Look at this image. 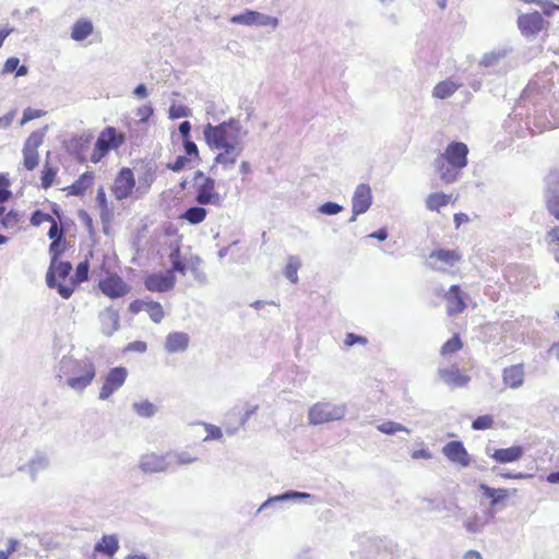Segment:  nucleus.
<instances>
[{"instance_id":"f257e3e1","label":"nucleus","mask_w":559,"mask_h":559,"mask_svg":"<svg viewBox=\"0 0 559 559\" xmlns=\"http://www.w3.org/2000/svg\"><path fill=\"white\" fill-rule=\"evenodd\" d=\"M95 367L90 359L63 356L57 367V379L71 390L82 393L95 378Z\"/></svg>"},{"instance_id":"f03ea898","label":"nucleus","mask_w":559,"mask_h":559,"mask_svg":"<svg viewBox=\"0 0 559 559\" xmlns=\"http://www.w3.org/2000/svg\"><path fill=\"white\" fill-rule=\"evenodd\" d=\"M469 150L463 142L449 143L443 153L435 159V168L440 180L450 185L459 180L462 170L467 165Z\"/></svg>"},{"instance_id":"7ed1b4c3","label":"nucleus","mask_w":559,"mask_h":559,"mask_svg":"<svg viewBox=\"0 0 559 559\" xmlns=\"http://www.w3.org/2000/svg\"><path fill=\"white\" fill-rule=\"evenodd\" d=\"M203 134L211 150L243 143L241 126L235 119H229L217 126L207 123L204 126Z\"/></svg>"},{"instance_id":"20e7f679","label":"nucleus","mask_w":559,"mask_h":559,"mask_svg":"<svg viewBox=\"0 0 559 559\" xmlns=\"http://www.w3.org/2000/svg\"><path fill=\"white\" fill-rule=\"evenodd\" d=\"M72 271V264L69 261H50V265L48 267L46 274V283L49 288H56L58 294L63 299H69L73 294V285H64L57 281L66 280Z\"/></svg>"},{"instance_id":"39448f33","label":"nucleus","mask_w":559,"mask_h":559,"mask_svg":"<svg viewBox=\"0 0 559 559\" xmlns=\"http://www.w3.org/2000/svg\"><path fill=\"white\" fill-rule=\"evenodd\" d=\"M345 416V406L332 403H316L308 413L310 425H322L329 421L341 420Z\"/></svg>"},{"instance_id":"423d86ee","label":"nucleus","mask_w":559,"mask_h":559,"mask_svg":"<svg viewBox=\"0 0 559 559\" xmlns=\"http://www.w3.org/2000/svg\"><path fill=\"white\" fill-rule=\"evenodd\" d=\"M197 183L195 200L200 204H218L221 197L215 190V180L205 176L201 170L194 175Z\"/></svg>"},{"instance_id":"0eeeda50","label":"nucleus","mask_w":559,"mask_h":559,"mask_svg":"<svg viewBox=\"0 0 559 559\" xmlns=\"http://www.w3.org/2000/svg\"><path fill=\"white\" fill-rule=\"evenodd\" d=\"M46 129L47 127L43 130L32 132L24 143L23 159L24 167L27 170H33L38 166L39 156L37 153V148L43 144Z\"/></svg>"},{"instance_id":"6e6552de","label":"nucleus","mask_w":559,"mask_h":559,"mask_svg":"<svg viewBox=\"0 0 559 559\" xmlns=\"http://www.w3.org/2000/svg\"><path fill=\"white\" fill-rule=\"evenodd\" d=\"M127 376L128 371L124 367H115L110 369L99 390L98 399L102 401L108 400L116 391H118L123 385Z\"/></svg>"},{"instance_id":"1a4fd4ad","label":"nucleus","mask_w":559,"mask_h":559,"mask_svg":"<svg viewBox=\"0 0 559 559\" xmlns=\"http://www.w3.org/2000/svg\"><path fill=\"white\" fill-rule=\"evenodd\" d=\"M546 26L547 22L538 11L520 14L518 17V27L526 37L537 35Z\"/></svg>"},{"instance_id":"9d476101","label":"nucleus","mask_w":559,"mask_h":559,"mask_svg":"<svg viewBox=\"0 0 559 559\" xmlns=\"http://www.w3.org/2000/svg\"><path fill=\"white\" fill-rule=\"evenodd\" d=\"M546 209L556 219H559V170L558 169L551 170L547 178Z\"/></svg>"},{"instance_id":"9b49d317","label":"nucleus","mask_w":559,"mask_h":559,"mask_svg":"<svg viewBox=\"0 0 559 559\" xmlns=\"http://www.w3.org/2000/svg\"><path fill=\"white\" fill-rule=\"evenodd\" d=\"M212 151H217V154L214 157V163L216 165H221L224 169H229L236 165L238 158L242 154L243 143L222 146L213 148Z\"/></svg>"},{"instance_id":"f8f14e48","label":"nucleus","mask_w":559,"mask_h":559,"mask_svg":"<svg viewBox=\"0 0 559 559\" xmlns=\"http://www.w3.org/2000/svg\"><path fill=\"white\" fill-rule=\"evenodd\" d=\"M176 277L173 272L154 273L145 277L144 285L146 289L153 293H164L175 286Z\"/></svg>"},{"instance_id":"ddd939ff","label":"nucleus","mask_w":559,"mask_h":559,"mask_svg":"<svg viewBox=\"0 0 559 559\" xmlns=\"http://www.w3.org/2000/svg\"><path fill=\"white\" fill-rule=\"evenodd\" d=\"M443 455L452 463L461 467L471 464V456L461 441H450L442 448Z\"/></svg>"},{"instance_id":"4468645a","label":"nucleus","mask_w":559,"mask_h":559,"mask_svg":"<svg viewBox=\"0 0 559 559\" xmlns=\"http://www.w3.org/2000/svg\"><path fill=\"white\" fill-rule=\"evenodd\" d=\"M372 203L371 189L366 183H360L353 195L352 200V210L353 217L352 221L356 218L357 215L362 214L368 211Z\"/></svg>"},{"instance_id":"2eb2a0df","label":"nucleus","mask_w":559,"mask_h":559,"mask_svg":"<svg viewBox=\"0 0 559 559\" xmlns=\"http://www.w3.org/2000/svg\"><path fill=\"white\" fill-rule=\"evenodd\" d=\"M134 185L135 180L132 170L129 168H122L114 182L112 193L116 199L122 200L131 193Z\"/></svg>"},{"instance_id":"dca6fc26","label":"nucleus","mask_w":559,"mask_h":559,"mask_svg":"<svg viewBox=\"0 0 559 559\" xmlns=\"http://www.w3.org/2000/svg\"><path fill=\"white\" fill-rule=\"evenodd\" d=\"M439 378L451 388H464L471 381L468 374L462 373L457 365L453 364L448 368L438 370Z\"/></svg>"},{"instance_id":"f3484780","label":"nucleus","mask_w":559,"mask_h":559,"mask_svg":"<svg viewBox=\"0 0 559 559\" xmlns=\"http://www.w3.org/2000/svg\"><path fill=\"white\" fill-rule=\"evenodd\" d=\"M99 289L110 298H118L128 293V285L116 274H111L99 281Z\"/></svg>"},{"instance_id":"a211bd4d","label":"nucleus","mask_w":559,"mask_h":559,"mask_svg":"<svg viewBox=\"0 0 559 559\" xmlns=\"http://www.w3.org/2000/svg\"><path fill=\"white\" fill-rule=\"evenodd\" d=\"M447 312L449 316L462 313L466 308L465 294L459 285L450 286L445 296Z\"/></svg>"},{"instance_id":"6ab92c4d","label":"nucleus","mask_w":559,"mask_h":559,"mask_svg":"<svg viewBox=\"0 0 559 559\" xmlns=\"http://www.w3.org/2000/svg\"><path fill=\"white\" fill-rule=\"evenodd\" d=\"M49 464L50 461L47 453L43 451H35L29 462L26 465L19 466L17 471L25 472L27 469L32 480H36L38 473L47 469Z\"/></svg>"},{"instance_id":"aec40b11","label":"nucleus","mask_w":559,"mask_h":559,"mask_svg":"<svg viewBox=\"0 0 559 559\" xmlns=\"http://www.w3.org/2000/svg\"><path fill=\"white\" fill-rule=\"evenodd\" d=\"M524 455V448L522 445H512L509 448H501L493 451L490 457L499 464H508L518 462Z\"/></svg>"},{"instance_id":"412c9836","label":"nucleus","mask_w":559,"mask_h":559,"mask_svg":"<svg viewBox=\"0 0 559 559\" xmlns=\"http://www.w3.org/2000/svg\"><path fill=\"white\" fill-rule=\"evenodd\" d=\"M457 199V195L453 197L451 193L432 192L426 198L425 205L431 212H439L442 207L454 204Z\"/></svg>"},{"instance_id":"4be33fe9","label":"nucleus","mask_w":559,"mask_h":559,"mask_svg":"<svg viewBox=\"0 0 559 559\" xmlns=\"http://www.w3.org/2000/svg\"><path fill=\"white\" fill-rule=\"evenodd\" d=\"M502 379L507 386L511 389L520 388L524 382V365L518 364L504 368Z\"/></svg>"},{"instance_id":"5701e85b","label":"nucleus","mask_w":559,"mask_h":559,"mask_svg":"<svg viewBox=\"0 0 559 559\" xmlns=\"http://www.w3.org/2000/svg\"><path fill=\"white\" fill-rule=\"evenodd\" d=\"M100 330L103 334L110 336L119 326V314L112 308H106L99 313Z\"/></svg>"},{"instance_id":"b1692460","label":"nucleus","mask_w":559,"mask_h":559,"mask_svg":"<svg viewBox=\"0 0 559 559\" xmlns=\"http://www.w3.org/2000/svg\"><path fill=\"white\" fill-rule=\"evenodd\" d=\"M189 336L183 332L169 333L165 341V348L168 353H179L187 349Z\"/></svg>"},{"instance_id":"393cba45","label":"nucleus","mask_w":559,"mask_h":559,"mask_svg":"<svg viewBox=\"0 0 559 559\" xmlns=\"http://www.w3.org/2000/svg\"><path fill=\"white\" fill-rule=\"evenodd\" d=\"M429 258L443 265L453 266L461 261L462 254L459 250H450L442 248L433 250L429 254Z\"/></svg>"},{"instance_id":"a878e982","label":"nucleus","mask_w":559,"mask_h":559,"mask_svg":"<svg viewBox=\"0 0 559 559\" xmlns=\"http://www.w3.org/2000/svg\"><path fill=\"white\" fill-rule=\"evenodd\" d=\"M119 549V539L118 537L112 535H104L100 540H98L94 546V551L103 554L109 558L114 557V555Z\"/></svg>"},{"instance_id":"bb28decb","label":"nucleus","mask_w":559,"mask_h":559,"mask_svg":"<svg viewBox=\"0 0 559 559\" xmlns=\"http://www.w3.org/2000/svg\"><path fill=\"white\" fill-rule=\"evenodd\" d=\"M97 142L109 146V151L119 147L123 142V136L117 132L114 127H106L98 135Z\"/></svg>"},{"instance_id":"cd10ccee","label":"nucleus","mask_w":559,"mask_h":559,"mask_svg":"<svg viewBox=\"0 0 559 559\" xmlns=\"http://www.w3.org/2000/svg\"><path fill=\"white\" fill-rule=\"evenodd\" d=\"M94 31L93 23L87 19L78 20L71 28V38L75 41L86 39Z\"/></svg>"},{"instance_id":"c85d7f7f","label":"nucleus","mask_w":559,"mask_h":559,"mask_svg":"<svg viewBox=\"0 0 559 559\" xmlns=\"http://www.w3.org/2000/svg\"><path fill=\"white\" fill-rule=\"evenodd\" d=\"M461 84L448 79L436 84L432 90V96L438 99H445L451 97L459 88Z\"/></svg>"},{"instance_id":"c756f323","label":"nucleus","mask_w":559,"mask_h":559,"mask_svg":"<svg viewBox=\"0 0 559 559\" xmlns=\"http://www.w3.org/2000/svg\"><path fill=\"white\" fill-rule=\"evenodd\" d=\"M167 463L164 456L155 454H146L142 457V471L144 472H162L166 469Z\"/></svg>"},{"instance_id":"7c9ffc66","label":"nucleus","mask_w":559,"mask_h":559,"mask_svg":"<svg viewBox=\"0 0 559 559\" xmlns=\"http://www.w3.org/2000/svg\"><path fill=\"white\" fill-rule=\"evenodd\" d=\"M93 179L92 173H84L69 187V193L76 197L82 195L92 186Z\"/></svg>"},{"instance_id":"2f4dec72","label":"nucleus","mask_w":559,"mask_h":559,"mask_svg":"<svg viewBox=\"0 0 559 559\" xmlns=\"http://www.w3.org/2000/svg\"><path fill=\"white\" fill-rule=\"evenodd\" d=\"M479 489L486 498L490 499L491 507L496 506L508 497V489L504 488L495 489L485 484H481Z\"/></svg>"},{"instance_id":"473e14b6","label":"nucleus","mask_w":559,"mask_h":559,"mask_svg":"<svg viewBox=\"0 0 559 559\" xmlns=\"http://www.w3.org/2000/svg\"><path fill=\"white\" fill-rule=\"evenodd\" d=\"M169 259L171 261V269L168 270L167 272H173V274L175 272H178L185 275L187 272V265L182 262L180 258V247L178 241H175L174 248L169 254Z\"/></svg>"},{"instance_id":"72a5a7b5","label":"nucleus","mask_w":559,"mask_h":559,"mask_svg":"<svg viewBox=\"0 0 559 559\" xmlns=\"http://www.w3.org/2000/svg\"><path fill=\"white\" fill-rule=\"evenodd\" d=\"M206 214L207 212L204 207L193 206L181 214L180 218L188 221L190 224H200L205 219Z\"/></svg>"},{"instance_id":"f704fd0d","label":"nucleus","mask_w":559,"mask_h":559,"mask_svg":"<svg viewBox=\"0 0 559 559\" xmlns=\"http://www.w3.org/2000/svg\"><path fill=\"white\" fill-rule=\"evenodd\" d=\"M545 239L555 259L559 262V226L551 227L547 231Z\"/></svg>"},{"instance_id":"c9c22d12","label":"nucleus","mask_w":559,"mask_h":559,"mask_svg":"<svg viewBox=\"0 0 559 559\" xmlns=\"http://www.w3.org/2000/svg\"><path fill=\"white\" fill-rule=\"evenodd\" d=\"M90 264L87 261H82L78 264L75 273L73 277L70 280L69 285H73V290L81 283L85 282L88 278Z\"/></svg>"},{"instance_id":"e433bc0d","label":"nucleus","mask_w":559,"mask_h":559,"mask_svg":"<svg viewBox=\"0 0 559 559\" xmlns=\"http://www.w3.org/2000/svg\"><path fill=\"white\" fill-rule=\"evenodd\" d=\"M142 308H144V310L147 312L150 318L156 323L160 322L162 319L164 318V310L159 302H156V301L143 302L142 301Z\"/></svg>"},{"instance_id":"4c0bfd02","label":"nucleus","mask_w":559,"mask_h":559,"mask_svg":"<svg viewBox=\"0 0 559 559\" xmlns=\"http://www.w3.org/2000/svg\"><path fill=\"white\" fill-rule=\"evenodd\" d=\"M463 347V342L459 334H454L450 340H448L440 349V354L442 356H448L461 350Z\"/></svg>"},{"instance_id":"58836bf2","label":"nucleus","mask_w":559,"mask_h":559,"mask_svg":"<svg viewBox=\"0 0 559 559\" xmlns=\"http://www.w3.org/2000/svg\"><path fill=\"white\" fill-rule=\"evenodd\" d=\"M262 19H263V16L260 13L254 12V11H248L243 14L234 16L231 19V21L235 23L252 25V24H263Z\"/></svg>"},{"instance_id":"ea45409f","label":"nucleus","mask_w":559,"mask_h":559,"mask_svg":"<svg viewBox=\"0 0 559 559\" xmlns=\"http://www.w3.org/2000/svg\"><path fill=\"white\" fill-rule=\"evenodd\" d=\"M20 219V213L15 210H11L2 216L0 225L3 229H14L17 227Z\"/></svg>"},{"instance_id":"a19ab883","label":"nucleus","mask_w":559,"mask_h":559,"mask_svg":"<svg viewBox=\"0 0 559 559\" xmlns=\"http://www.w3.org/2000/svg\"><path fill=\"white\" fill-rule=\"evenodd\" d=\"M493 424H495L493 416L486 414V415H480L477 418H475L472 421V428L474 430H487V429H491L493 427Z\"/></svg>"},{"instance_id":"79ce46f5","label":"nucleus","mask_w":559,"mask_h":559,"mask_svg":"<svg viewBox=\"0 0 559 559\" xmlns=\"http://www.w3.org/2000/svg\"><path fill=\"white\" fill-rule=\"evenodd\" d=\"M300 267V262L296 258H290L288 263L285 266L284 274L292 282H298V270Z\"/></svg>"},{"instance_id":"37998d69","label":"nucleus","mask_w":559,"mask_h":559,"mask_svg":"<svg viewBox=\"0 0 559 559\" xmlns=\"http://www.w3.org/2000/svg\"><path fill=\"white\" fill-rule=\"evenodd\" d=\"M168 116L171 120L191 116V110L183 104H171Z\"/></svg>"},{"instance_id":"c03bdc74","label":"nucleus","mask_w":559,"mask_h":559,"mask_svg":"<svg viewBox=\"0 0 559 559\" xmlns=\"http://www.w3.org/2000/svg\"><path fill=\"white\" fill-rule=\"evenodd\" d=\"M378 430L385 435H393L395 432L405 431L408 432V429L401 424L394 421H384L378 426Z\"/></svg>"},{"instance_id":"a18cd8bd","label":"nucleus","mask_w":559,"mask_h":559,"mask_svg":"<svg viewBox=\"0 0 559 559\" xmlns=\"http://www.w3.org/2000/svg\"><path fill=\"white\" fill-rule=\"evenodd\" d=\"M55 177H56V169L52 168L51 166H49L48 164H46L44 166V169L41 171V177H40L41 187L44 189H48L49 187H51Z\"/></svg>"},{"instance_id":"49530a36","label":"nucleus","mask_w":559,"mask_h":559,"mask_svg":"<svg viewBox=\"0 0 559 559\" xmlns=\"http://www.w3.org/2000/svg\"><path fill=\"white\" fill-rule=\"evenodd\" d=\"M484 521L478 514H474L465 522V527L471 533L479 532L484 527Z\"/></svg>"},{"instance_id":"de8ad7c7","label":"nucleus","mask_w":559,"mask_h":559,"mask_svg":"<svg viewBox=\"0 0 559 559\" xmlns=\"http://www.w3.org/2000/svg\"><path fill=\"white\" fill-rule=\"evenodd\" d=\"M108 153H109V146H105L104 144L96 141L93 153L91 155V160L94 164H97Z\"/></svg>"},{"instance_id":"09e8293b","label":"nucleus","mask_w":559,"mask_h":559,"mask_svg":"<svg viewBox=\"0 0 559 559\" xmlns=\"http://www.w3.org/2000/svg\"><path fill=\"white\" fill-rule=\"evenodd\" d=\"M64 240H56L51 241L49 245V253H50V261H57L59 260V257L62 254L64 250L63 246Z\"/></svg>"},{"instance_id":"8fccbe9b","label":"nucleus","mask_w":559,"mask_h":559,"mask_svg":"<svg viewBox=\"0 0 559 559\" xmlns=\"http://www.w3.org/2000/svg\"><path fill=\"white\" fill-rule=\"evenodd\" d=\"M52 217L49 214L44 213L40 210H36L31 215V224L33 226H39L43 222H51Z\"/></svg>"},{"instance_id":"3c124183","label":"nucleus","mask_w":559,"mask_h":559,"mask_svg":"<svg viewBox=\"0 0 559 559\" xmlns=\"http://www.w3.org/2000/svg\"><path fill=\"white\" fill-rule=\"evenodd\" d=\"M50 223H51V226L48 230L49 239H51V241H53V239L64 240V230L58 226L57 222L53 218Z\"/></svg>"},{"instance_id":"603ef678","label":"nucleus","mask_w":559,"mask_h":559,"mask_svg":"<svg viewBox=\"0 0 559 559\" xmlns=\"http://www.w3.org/2000/svg\"><path fill=\"white\" fill-rule=\"evenodd\" d=\"M183 147L187 156L193 159H199V150L193 141L190 139L183 140Z\"/></svg>"},{"instance_id":"864d4df0","label":"nucleus","mask_w":559,"mask_h":559,"mask_svg":"<svg viewBox=\"0 0 559 559\" xmlns=\"http://www.w3.org/2000/svg\"><path fill=\"white\" fill-rule=\"evenodd\" d=\"M43 115V111L39 110V109H33L31 107H27L26 109H24L23 111V118L20 122L21 126H24L26 122L33 120V119H36V118H39L41 117Z\"/></svg>"},{"instance_id":"5fc2aeb1","label":"nucleus","mask_w":559,"mask_h":559,"mask_svg":"<svg viewBox=\"0 0 559 559\" xmlns=\"http://www.w3.org/2000/svg\"><path fill=\"white\" fill-rule=\"evenodd\" d=\"M8 187V179L3 175H0V201H8L10 199L12 193Z\"/></svg>"},{"instance_id":"6e6d98bb","label":"nucleus","mask_w":559,"mask_h":559,"mask_svg":"<svg viewBox=\"0 0 559 559\" xmlns=\"http://www.w3.org/2000/svg\"><path fill=\"white\" fill-rule=\"evenodd\" d=\"M19 64H20V59L19 58H16V57L8 58L7 61L4 62V66H3V69H2V73L3 74L12 73L13 71L16 70Z\"/></svg>"},{"instance_id":"4d7b16f0","label":"nucleus","mask_w":559,"mask_h":559,"mask_svg":"<svg viewBox=\"0 0 559 559\" xmlns=\"http://www.w3.org/2000/svg\"><path fill=\"white\" fill-rule=\"evenodd\" d=\"M341 210L342 206L333 202H326L320 207V211L328 215L337 214Z\"/></svg>"},{"instance_id":"13d9d810","label":"nucleus","mask_w":559,"mask_h":559,"mask_svg":"<svg viewBox=\"0 0 559 559\" xmlns=\"http://www.w3.org/2000/svg\"><path fill=\"white\" fill-rule=\"evenodd\" d=\"M357 343L365 345V344H367V340L365 337L356 335L354 333H348L346 335V338H345L346 346L350 347Z\"/></svg>"},{"instance_id":"bf43d9fd","label":"nucleus","mask_w":559,"mask_h":559,"mask_svg":"<svg viewBox=\"0 0 559 559\" xmlns=\"http://www.w3.org/2000/svg\"><path fill=\"white\" fill-rule=\"evenodd\" d=\"M206 432H207V435H206L205 440L221 439L223 437L221 428L217 426H214V425H207Z\"/></svg>"},{"instance_id":"052dcab7","label":"nucleus","mask_w":559,"mask_h":559,"mask_svg":"<svg viewBox=\"0 0 559 559\" xmlns=\"http://www.w3.org/2000/svg\"><path fill=\"white\" fill-rule=\"evenodd\" d=\"M16 115V110H11L4 116L0 117V128L1 129H8L11 124Z\"/></svg>"},{"instance_id":"680f3d73","label":"nucleus","mask_w":559,"mask_h":559,"mask_svg":"<svg viewBox=\"0 0 559 559\" xmlns=\"http://www.w3.org/2000/svg\"><path fill=\"white\" fill-rule=\"evenodd\" d=\"M188 162H189L188 157H186V156H178L173 164L168 165V167L171 170H174V171H179L182 168H185V166L187 165Z\"/></svg>"},{"instance_id":"e2e57ef3","label":"nucleus","mask_w":559,"mask_h":559,"mask_svg":"<svg viewBox=\"0 0 559 559\" xmlns=\"http://www.w3.org/2000/svg\"><path fill=\"white\" fill-rule=\"evenodd\" d=\"M157 412V406L150 402H142V416L152 417Z\"/></svg>"},{"instance_id":"0e129e2a","label":"nucleus","mask_w":559,"mask_h":559,"mask_svg":"<svg viewBox=\"0 0 559 559\" xmlns=\"http://www.w3.org/2000/svg\"><path fill=\"white\" fill-rule=\"evenodd\" d=\"M453 222L455 225V229H459L463 224H466L469 222V217L465 213H455L453 215Z\"/></svg>"},{"instance_id":"69168bd1","label":"nucleus","mask_w":559,"mask_h":559,"mask_svg":"<svg viewBox=\"0 0 559 559\" xmlns=\"http://www.w3.org/2000/svg\"><path fill=\"white\" fill-rule=\"evenodd\" d=\"M411 456L413 460H419V459L429 460L432 457V454L427 449H420V450L413 451Z\"/></svg>"},{"instance_id":"338daca9","label":"nucleus","mask_w":559,"mask_h":559,"mask_svg":"<svg viewBox=\"0 0 559 559\" xmlns=\"http://www.w3.org/2000/svg\"><path fill=\"white\" fill-rule=\"evenodd\" d=\"M179 132L180 134L182 135V139L186 140V139H190V132H191V123L186 120V121H182L180 124H179Z\"/></svg>"},{"instance_id":"774afa93","label":"nucleus","mask_w":559,"mask_h":559,"mask_svg":"<svg viewBox=\"0 0 559 559\" xmlns=\"http://www.w3.org/2000/svg\"><path fill=\"white\" fill-rule=\"evenodd\" d=\"M96 202L98 203V205L105 210L107 207V199H106V193H105V190L104 188H99L97 190V194H96Z\"/></svg>"}]
</instances>
